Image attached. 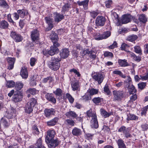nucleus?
<instances>
[{"label": "nucleus", "instance_id": "31", "mask_svg": "<svg viewBox=\"0 0 148 148\" xmlns=\"http://www.w3.org/2000/svg\"><path fill=\"white\" fill-rule=\"evenodd\" d=\"M71 8V5L67 3L64 4L62 7L61 12L63 14H64L66 11H68L69 9Z\"/></svg>", "mask_w": 148, "mask_h": 148}, {"label": "nucleus", "instance_id": "23", "mask_svg": "<svg viewBox=\"0 0 148 148\" xmlns=\"http://www.w3.org/2000/svg\"><path fill=\"white\" fill-rule=\"evenodd\" d=\"M20 75L23 78L25 79L27 78L28 77V72L27 69L25 67H23L22 68Z\"/></svg>", "mask_w": 148, "mask_h": 148}, {"label": "nucleus", "instance_id": "26", "mask_svg": "<svg viewBox=\"0 0 148 148\" xmlns=\"http://www.w3.org/2000/svg\"><path fill=\"white\" fill-rule=\"evenodd\" d=\"M100 112L101 115L104 118L109 117L110 116L113 115L112 112H108L104 109H101L100 110Z\"/></svg>", "mask_w": 148, "mask_h": 148}, {"label": "nucleus", "instance_id": "3", "mask_svg": "<svg viewBox=\"0 0 148 148\" xmlns=\"http://www.w3.org/2000/svg\"><path fill=\"white\" fill-rule=\"evenodd\" d=\"M31 36L33 42L36 44L39 42V33L37 30H33L31 32Z\"/></svg>", "mask_w": 148, "mask_h": 148}, {"label": "nucleus", "instance_id": "32", "mask_svg": "<svg viewBox=\"0 0 148 148\" xmlns=\"http://www.w3.org/2000/svg\"><path fill=\"white\" fill-rule=\"evenodd\" d=\"M72 133L73 135L78 136L81 134L82 131L80 129L75 127L72 130Z\"/></svg>", "mask_w": 148, "mask_h": 148}, {"label": "nucleus", "instance_id": "24", "mask_svg": "<svg viewBox=\"0 0 148 148\" xmlns=\"http://www.w3.org/2000/svg\"><path fill=\"white\" fill-rule=\"evenodd\" d=\"M54 80L53 77L52 76H49L46 77L44 78L42 81L43 83H46L48 82L50 84L52 83Z\"/></svg>", "mask_w": 148, "mask_h": 148}, {"label": "nucleus", "instance_id": "28", "mask_svg": "<svg viewBox=\"0 0 148 148\" xmlns=\"http://www.w3.org/2000/svg\"><path fill=\"white\" fill-rule=\"evenodd\" d=\"M138 117L134 114L129 113L127 115V121L130 120L136 121L138 119Z\"/></svg>", "mask_w": 148, "mask_h": 148}, {"label": "nucleus", "instance_id": "33", "mask_svg": "<svg viewBox=\"0 0 148 148\" xmlns=\"http://www.w3.org/2000/svg\"><path fill=\"white\" fill-rule=\"evenodd\" d=\"M66 116L68 117H72L75 118L77 117V115L74 111H70L66 112L65 114Z\"/></svg>", "mask_w": 148, "mask_h": 148}, {"label": "nucleus", "instance_id": "19", "mask_svg": "<svg viewBox=\"0 0 148 148\" xmlns=\"http://www.w3.org/2000/svg\"><path fill=\"white\" fill-rule=\"evenodd\" d=\"M16 110L14 108H12L8 112L6 115L7 118L8 119H11L14 117L16 116L15 112Z\"/></svg>", "mask_w": 148, "mask_h": 148}, {"label": "nucleus", "instance_id": "62", "mask_svg": "<svg viewBox=\"0 0 148 148\" xmlns=\"http://www.w3.org/2000/svg\"><path fill=\"white\" fill-rule=\"evenodd\" d=\"M66 122L68 123V124L74 126V121L71 119H66Z\"/></svg>", "mask_w": 148, "mask_h": 148}, {"label": "nucleus", "instance_id": "48", "mask_svg": "<svg viewBox=\"0 0 148 148\" xmlns=\"http://www.w3.org/2000/svg\"><path fill=\"white\" fill-rule=\"evenodd\" d=\"M137 38V36L136 35H132L128 36L127 40L131 42H132L136 40Z\"/></svg>", "mask_w": 148, "mask_h": 148}, {"label": "nucleus", "instance_id": "15", "mask_svg": "<svg viewBox=\"0 0 148 148\" xmlns=\"http://www.w3.org/2000/svg\"><path fill=\"white\" fill-rule=\"evenodd\" d=\"M90 122V125L92 128L97 129L99 125L97 117L91 119Z\"/></svg>", "mask_w": 148, "mask_h": 148}, {"label": "nucleus", "instance_id": "63", "mask_svg": "<svg viewBox=\"0 0 148 148\" xmlns=\"http://www.w3.org/2000/svg\"><path fill=\"white\" fill-rule=\"evenodd\" d=\"M104 56L106 57H112L113 56V55L112 53L111 52L106 51L104 54Z\"/></svg>", "mask_w": 148, "mask_h": 148}, {"label": "nucleus", "instance_id": "55", "mask_svg": "<svg viewBox=\"0 0 148 148\" xmlns=\"http://www.w3.org/2000/svg\"><path fill=\"white\" fill-rule=\"evenodd\" d=\"M102 100V99L99 97H97L94 98L92 99V101L94 103L97 104L100 103Z\"/></svg>", "mask_w": 148, "mask_h": 148}, {"label": "nucleus", "instance_id": "51", "mask_svg": "<svg viewBox=\"0 0 148 148\" xmlns=\"http://www.w3.org/2000/svg\"><path fill=\"white\" fill-rule=\"evenodd\" d=\"M32 132L34 134L38 135L39 134V130L37 127L34 125L32 127Z\"/></svg>", "mask_w": 148, "mask_h": 148}, {"label": "nucleus", "instance_id": "59", "mask_svg": "<svg viewBox=\"0 0 148 148\" xmlns=\"http://www.w3.org/2000/svg\"><path fill=\"white\" fill-rule=\"evenodd\" d=\"M66 98L68 99L70 103H72L74 102V99L69 94L67 93L66 95Z\"/></svg>", "mask_w": 148, "mask_h": 148}, {"label": "nucleus", "instance_id": "44", "mask_svg": "<svg viewBox=\"0 0 148 148\" xmlns=\"http://www.w3.org/2000/svg\"><path fill=\"white\" fill-rule=\"evenodd\" d=\"M37 101L36 99L34 98H32L29 99L27 104L32 107H34Z\"/></svg>", "mask_w": 148, "mask_h": 148}, {"label": "nucleus", "instance_id": "52", "mask_svg": "<svg viewBox=\"0 0 148 148\" xmlns=\"http://www.w3.org/2000/svg\"><path fill=\"white\" fill-rule=\"evenodd\" d=\"M111 35V32L109 31H108L104 32L102 34L103 39H106L109 37Z\"/></svg>", "mask_w": 148, "mask_h": 148}, {"label": "nucleus", "instance_id": "13", "mask_svg": "<svg viewBox=\"0 0 148 148\" xmlns=\"http://www.w3.org/2000/svg\"><path fill=\"white\" fill-rule=\"evenodd\" d=\"M53 15L55 21L57 23L61 21L64 18L63 14H61L57 12H55L53 13Z\"/></svg>", "mask_w": 148, "mask_h": 148}, {"label": "nucleus", "instance_id": "35", "mask_svg": "<svg viewBox=\"0 0 148 148\" xmlns=\"http://www.w3.org/2000/svg\"><path fill=\"white\" fill-rule=\"evenodd\" d=\"M119 148H126V145L124 143V141L121 139H119L117 142Z\"/></svg>", "mask_w": 148, "mask_h": 148}, {"label": "nucleus", "instance_id": "46", "mask_svg": "<svg viewBox=\"0 0 148 148\" xmlns=\"http://www.w3.org/2000/svg\"><path fill=\"white\" fill-rule=\"evenodd\" d=\"M134 51L136 53L141 55L142 54V50L140 46L139 45H136L134 47Z\"/></svg>", "mask_w": 148, "mask_h": 148}, {"label": "nucleus", "instance_id": "41", "mask_svg": "<svg viewBox=\"0 0 148 148\" xmlns=\"http://www.w3.org/2000/svg\"><path fill=\"white\" fill-rule=\"evenodd\" d=\"M23 84L21 82H18L15 84V88L17 90H20L23 87Z\"/></svg>", "mask_w": 148, "mask_h": 148}, {"label": "nucleus", "instance_id": "25", "mask_svg": "<svg viewBox=\"0 0 148 148\" xmlns=\"http://www.w3.org/2000/svg\"><path fill=\"white\" fill-rule=\"evenodd\" d=\"M118 62L119 65L121 67H125L130 66V64L125 59H119L118 60Z\"/></svg>", "mask_w": 148, "mask_h": 148}, {"label": "nucleus", "instance_id": "40", "mask_svg": "<svg viewBox=\"0 0 148 148\" xmlns=\"http://www.w3.org/2000/svg\"><path fill=\"white\" fill-rule=\"evenodd\" d=\"M9 24L7 22L5 21H3L0 22V27L5 29L8 27Z\"/></svg>", "mask_w": 148, "mask_h": 148}, {"label": "nucleus", "instance_id": "16", "mask_svg": "<svg viewBox=\"0 0 148 148\" xmlns=\"http://www.w3.org/2000/svg\"><path fill=\"white\" fill-rule=\"evenodd\" d=\"M89 0H85L82 1H78L77 3L79 6H83L84 9L86 10L88 9V5Z\"/></svg>", "mask_w": 148, "mask_h": 148}, {"label": "nucleus", "instance_id": "49", "mask_svg": "<svg viewBox=\"0 0 148 148\" xmlns=\"http://www.w3.org/2000/svg\"><path fill=\"white\" fill-rule=\"evenodd\" d=\"M88 91L90 95H93L97 94L98 92V90L97 89L92 88L90 90H89Z\"/></svg>", "mask_w": 148, "mask_h": 148}, {"label": "nucleus", "instance_id": "45", "mask_svg": "<svg viewBox=\"0 0 148 148\" xmlns=\"http://www.w3.org/2000/svg\"><path fill=\"white\" fill-rule=\"evenodd\" d=\"M33 107H32L27 103L25 109V112L28 113L31 112L33 111Z\"/></svg>", "mask_w": 148, "mask_h": 148}, {"label": "nucleus", "instance_id": "54", "mask_svg": "<svg viewBox=\"0 0 148 148\" xmlns=\"http://www.w3.org/2000/svg\"><path fill=\"white\" fill-rule=\"evenodd\" d=\"M129 47V46L128 45L125 43H123L121 45V48L122 50L127 51L128 48Z\"/></svg>", "mask_w": 148, "mask_h": 148}, {"label": "nucleus", "instance_id": "4", "mask_svg": "<svg viewBox=\"0 0 148 148\" xmlns=\"http://www.w3.org/2000/svg\"><path fill=\"white\" fill-rule=\"evenodd\" d=\"M114 100H121L123 97V93L122 91L114 90L113 91Z\"/></svg>", "mask_w": 148, "mask_h": 148}, {"label": "nucleus", "instance_id": "9", "mask_svg": "<svg viewBox=\"0 0 148 148\" xmlns=\"http://www.w3.org/2000/svg\"><path fill=\"white\" fill-rule=\"evenodd\" d=\"M69 50L67 48L62 49L60 51V56L61 59V58L65 59L67 58L69 54Z\"/></svg>", "mask_w": 148, "mask_h": 148}, {"label": "nucleus", "instance_id": "42", "mask_svg": "<svg viewBox=\"0 0 148 148\" xmlns=\"http://www.w3.org/2000/svg\"><path fill=\"white\" fill-rule=\"evenodd\" d=\"M139 20L143 23H145L147 21V18L144 14H142L139 15L138 17Z\"/></svg>", "mask_w": 148, "mask_h": 148}, {"label": "nucleus", "instance_id": "6", "mask_svg": "<svg viewBox=\"0 0 148 148\" xmlns=\"http://www.w3.org/2000/svg\"><path fill=\"white\" fill-rule=\"evenodd\" d=\"M23 96L19 91L16 92L13 96L12 100L15 102H17L21 101L22 100Z\"/></svg>", "mask_w": 148, "mask_h": 148}, {"label": "nucleus", "instance_id": "14", "mask_svg": "<svg viewBox=\"0 0 148 148\" xmlns=\"http://www.w3.org/2000/svg\"><path fill=\"white\" fill-rule=\"evenodd\" d=\"M44 112L45 116L47 117H49L51 115L55 114V110L53 108L46 109L44 110Z\"/></svg>", "mask_w": 148, "mask_h": 148}, {"label": "nucleus", "instance_id": "43", "mask_svg": "<svg viewBox=\"0 0 148 148\" xmlns=\"http://www.w3.org/2000/svg\"><path fill=\"white\" fill-rule=\"evenodd\" d=\"M113 74L118 75L123 78H125L126 76L124 75L120 71L115 70L112 72Z\"/></svg>", "mask_w": 148, "mask_h": 148}, {"label": "nucleus", "instance_id": "7", "mask_svg": "<svg viewBox=\"0 0 148 148\" xmlns=\"http://www.w3.org/2000/svg\"><path fill=\"white\" fill-rule=\"evenodd\" d=\"M10 36L16 42H20L23 40V37L19 34L15 32H12L10 34Z\"/></svg>", "mask_w": 148, "mask_h": 148}, {"label": "nucleus", "instance_id": "47", "mask_svg": "<svg viewBox=\"0 0 148 148\" xmlns=\"http://www.w3.org/2000/svg\"><path fill=\"white\" fill-rule=\"evenodd\" d=\"M15 83L13 81L11 80L7 82L6 86L8 88H12L15 86Z\"/></svg>", "mask_w": 148, "mask_h": 148}, {"label": "nucleus", "instance_id": "27", "mask_svg": "<svg viewBox=\"0 0 148 148\" xmlns=\"http://www.w3.org/2000/svg\"><path fill=\"white\" fill-rule=\"evenodd\" d=\"M45 98L51 102L54 103L56 102V100L51 94L47 93L45 95Z\"/></svg>", "mask_w": 148, "mask_h": 148}, {"label": "nucleus", "instance_id": "8", "mask_svg": "<svg viewBox=\"0 0 148 148\" xmlns=\"http://www.w3.org/2000/svg\"><path fill=\"white\" fill-rule=\"evenodd\" d=\"M59 46H57L56 44H53V45L51 47V49L48 51V53L51 56H53L59 52V50L58 48Z\"/></svg>", "mask_w": 148, "mask_h": 148}, {"label": "nucleus", "instance_id": "20", "mask_svg": "<svg viewBox=\"0 0 148 148\" xmlns=\"http://www.w3.org/2000/svg\"><path fill=\"white\" fill-rule=\"evenodd\" d=\"M131 16L130 15L126 14L123 16L122 19V23L123 24H126L131 21Z\"/></svg>", "mask_w": 148, "mask_h": 148}, {"label": "nucleus", "instance_id": "57", "mask_svg": "<svg viewBox=\"0 0 148 148\" xmlns=\"http://www.w3.org/2000/svg\"><path fill=\"white\" fill-rule=\"evenodd\" d=\"M102 34L99 33H96L94 36L95 39L97 40H100L103 39Z\"/></svg>", "mask_w": 148, "mask_h": 148}, {"label": "nucleus", "instance_id": "36", "mask_svg": "<svg viewBox=\"0 0 148 148\" xmlns=\"http://www.w3.org/2000/svg\"><path fill=\"white\" fill-rule=\"evenodd\" d=\"M126 87L128 88L130 94H134L136 92V90L132 84L129 85V86H127Z\"/></svg>", "mask_w": 148, "mask_h": 148}, {"label": "nucleus", "instance_id": "5", "mask_svg": "<svg viewBox=\"0 0 148 148\" xmlns=\"http://www.w3.org/2000/svg\"><path fill=\"white\" fill-rule=\"evenodd\" d=\"M106 18L102 16H98L97 17L95 23L97 26H103L106 22Z\"/></svg>", "mask_w": 148, "mask_h": 148}, {"label": "nucleus", "instance_id": "30", "mask_svg": "<svg viewBox=\"0 0 148 148\" xmlns=\"http://www.w3.org/2000/svg\"><path fill=\"white\" fill-rule=\"evenodd\" d=\"M71 86L73 90H80V86L78 82H73L71 84Z\"/></svg>", "mask_w": 148, "mask_h": 148}, {"label": "nucleus", "instance_id": "12", "mask_svg": "<svg viewBox=\"0 0 148 148\" xmlns=\"http://www.w3.org/2000/svg\"><path fill=\"white\" fill-rule=\"evenodd\" d=\"M45 20L46 23L48 25V27L47 28V31L50 30L53 27V20L49 17H46L45 18Z\"/></svg>", "mask_w": 148, "mask_h": 148}, {"label": "nucleus", "instance_id": "29", "mask_svg": "<svg viewBox=\"0 0 148 148\" xmlns=\"http://www.w3.org/2000/svg\"><path fill=\"white\" fill-rule=\"evenodd\" d=\"M17 12L20 17L22 18H24L26 15L28 14L27 11L25 9L18 10L17 11Z\"/></svg>", "mask_w": 148, "mask_h": 148}, {"label": "nucleus", "instance_id": "37", "mask_svg": "<svg viewBox=\"0 0 148 148\" xmlns=\"http://www.w3.org/2000/svg\"><path fill=\"white\" fill-rule=\"evenodd\" d=\"M137 98V95L136 94L131 96L130 97V100L129 101L128 103V105L131 106L133 104V102Z\"/></svg>", "mask_w": 148, "mask_h": 148}, {"label": "nucleus", "instance_id": "60", "mask_svg": "<svg viewBox=\"0 0 148 148\" xmlns=\"http://www.w3.org/2000/svg\"><path fill=\"white\" fill-rule=\"evenodd\" d=\"M112 1L111 0H108L105 1L106 6L107 8H110L112 4Z\"/></svg>", "mask_w": 148, "mask_h": 148}, {"label": "nucleus", "instance_id": "53", "mask_svg": "<svg viewBox=\"0 0 148 148\" xmlns=\"http://www.w3.org/2000/svg\"><path fill=\"white\" fill-rule=\"evenodd\" d=\"M146 85V83L143 82H140L138 84V88L141 90L143 89L145 87Z\"/></svg>", "mask_w": 148, "mask_h": 148}, {"label": "nucleus", "instance_id": "34", "mask_svg": "<svg viewBox=\"0 0 148 148\" xmlns=\"http://www.w3.org/2000/svg\"><path fill=\"white\" fill-rule=\"evenodd\" d=\"M86 114L87 116L89 118L91 117V119L97 117V116L96 113L93 112H92V110L91 109L87 111Z\"/></svg>", "mask_w": 148, "mask_h": 148}, {"label": "nucleus", "instance_id": "21", "mask_svg": "<svg viewBox=\"0 0 148 148\" xmlns=\"http://www.w3.org/2000/svg\"><path fill=\"white\" fill-rule=\"evenodd\" d=\"M59 118L57 117H55L51 120L47 122V125L49 126H51L55 125L58 122Z\"/></svg>", "mask_w": 148, "mask_h": 148}, {"label": "nucleus", "instance_id": "17", "mask_svg": "<svg viewBox=\"0 0 148 148\" xmlns=\"http://www.w3.org/2000/svg\"><path fill=\"white\" fill-rule=\"evenodd\" d=\"M49 142V144L48 145L49 148H55L56 147L58 146L59 142L57 139H51Z\"/></svg>", "mask_w": 148, "mask_h": 148}, {"label": "nucleus", "instance_id": "2", "mask_svg": "<svg viewBox=\"0 0 148 148\" xmlns=\"http://www.w3.org/2000/svg\"><path fill=\"white\" fill-rule=\"evenodd\" d=\"M104 75L101 73L96 72L92 73V77L95 81H97L99 84H101L104 78Z\"/></svg>", "mask_w": 148, "mask_h": 148}, {"label": "nucleus", "instance_id": "50", "mask_svg": "<svg viewBox=\"0 0 148 148\" xmlns=\"http://www.w3.org/2000/svg\"><path fill=\"white\" fill-rule=\"evenodd\" d=\"M85 51L86 52V53L90 54V58H92L93 59H94L96 57V56L95 54V52L94 51H89L88 50H86Z\"/></svg>", "mask_w": 148, "mask_h": 148}, {"label": "nucleus", "instance_id": "11", "mask_svg": "<svg viewBox=\"0 0 148 148\" xmlns=\"http://www.w3.org/2000/svg\"><path fill=\"white\" fill-rule=\"evenodd\" d=\"M55 131L53 130H49L47 132V136L46 138V140L48 141L53 139L54 137L55 134Z\"/></svg>", "mask_w": 148, "mask_h": 148}, {"label": "nucleus", "instance_id": "22", "mask_svg": "<svg viewBox=\"0 0 148 148\" xmlns=\"http://www.w3.org/2000/svg\"><path fill=\"white\" fill-rule=\"evenodd\" d=\"M8 119L6 117L2 118L0 121V123L3 125L4 128L8 127L9 126Z\"/></svg>", "mask_w": 148, "mask_h": 148}, {"label": "nucleus", "instance_id": "58", "mask_svg": "<svg viewBox=\"0 0 148 148\" xmlns=\"http://www.w3.org/2000/svg\"><path fill=\"white\" fill-rule=\"evenodd\" d=\"M37 59L34 58H31L30 59V64L31 66H33L35 65L37 62Z\"/></svg>", "mask_w": 148, "mask_h": 148}, {"label": "nucleus", "instance_id": "64", "mask_svg": "<svg viewBox=\"0 0 148 148\" xmlns=\"http://www.w3.org/2000/svg\"><path fill=\"white\" fill-rule=\"evenodd\" d=\"M140 78L142 81L146 80L148 79V73L145 75H140Z\"/></svg>", "mask_w": 148, "mask_h": 148}, {"label": "nucleus", "instance_id": "38", "mask_svg": "<svg viewBox=\"0 0 148 148\" xmlns=\"http://www.w3.org/2000/svg\"><path fill=\"white\" fill-rule=\"evenodd\" d=\"M126 78V79L124 81V82L125 85L126 86H129V85L132 84V82L130 76H126L125 78Z\"/></svg>", "mask_w": 148, "mask_h": 148}, {"label": "nucleus", "instance_id": "10", "mask_svg": "<svg viewBox=\"0 0 148 148\" xmlns=\"http://www.w3.org/2000/svg\"><path fill=\"white\" fill-rule=\"evenodd\" d=\"M50 38L53 44H56L57 46H60V44L58 42V35L54 32H52L51 33Z\"/></svg>", "mask_w": 148, "mask_h": 148}, {"label": "nucleus", "instance_id": "18", "mask_svg": "<svg viewBox=\"0 0 148 148\" xmlns=\"http://www.w3.org/2000/svg\"><path fill=\"white\" fill-rule=\"evenodd\" d=\"M15 60V58H7V60L9 63L8 69L11 70L13 69Z\"/></svg>", "mask_w": 148, "mask_h": 148}, {"label": "nucleus", "instance_id": "39", "mask_svg": "<svg viewBox=\"0 0 148 148\" xmlns=\"http://www.w3.org/2000/svg\"><path fill=\"white\" fill-rule=\"evenodd\" d=\"M36 145L37 148H46L42 144V139L41 138H39L36 143Z\"/></svg>", "mask_w": 148, "mask_h": 148}, {"label": "nucleus", "instance_id": "56", "mask_svg": "<svg viewBox=\"0 0 148 148\" xmlns=\"http://www.w3.org/2000/svg\"><path fill=\"white\" fill-rule=\"evenodd\" d=\"M62 90L59 88H57L56 90L53 92V93L56 95L59 96H60L62 95Z\"/></svg>", "mask_w": 148, "mask_h": 148}, {"label": "nucleus", "instance_id": "1", "mask_svg": "<svg viewBox=\"0 0 148 148\" xmlns=\"http://www.w3.org/2000/svg\"><path fill=\"white\" fill-rule=\"evenodd\" d=\"M61 60V58L59 57H52L51 61L48 63V66L51 70L56 71L60 67V62Z\"/></svg>", "mask_w": 148, "mask_h": 148}, {"label": "nucleus", "instance_id": "61", "mask_svg": "<svg viewBox=\"0 0 148 148\" xmlns=\"http://www.w3.org/2000/svg\"><path fill=\"white\" fill-rule=\"evenodd\" d=\"M82 98L83 100L86 101L90 100L91 97L89 95L86 94L82 97Z\"/></svg>", "mask_w": 148, "mask_h": 148}]
</instances>
